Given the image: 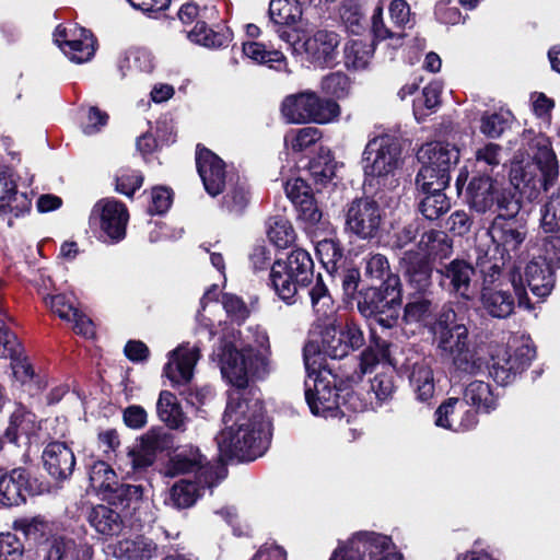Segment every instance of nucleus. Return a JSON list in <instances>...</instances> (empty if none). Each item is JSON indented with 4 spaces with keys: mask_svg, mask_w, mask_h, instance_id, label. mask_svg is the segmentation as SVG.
I'll return each mask as SVG.
<instances>
[{
    "mask_svg": "<svg viewBox=\"0 0 560 560\" xmlns=\"http://www.w3.org/2000/svg\"><path fill=\"white\" fill-rule=\"evenodd\" d=\"M242 332L224 327L213 345L210 358L220 369L222 378L232 388L223 421L233 424L221 430L215 442L219 455L225 459L253 462L262 456L271 441V423L266 418L264 401L257 397V386L250 385L268 375L266 358L241 340Z\"/></svg>",
    "mask_w": 560,
    "mask_h": 560,
    "instance_id": "obj_1",
    "label": "nucleus"
},
{
    "mask_svg": "<svg viewBox=\"0 0 560 560\" xmlns=\"http://www.w3.org/2000/svg\"><path fill=\"white\" fill-rule=\"evenodd\" d=\"M316 255L332 281L340 285L342 301L355 304L359 314L390 329L397 324L402 301V281L384 254L370 253L360 265L345 255L337 238L316 244Z\"/></svg>",
    "mask_w": 560,
    "mask_h": 560,
    "instance_id": "obj_2",
    "label": "nucleus"
},
{
    "mask_svg": "<svg viewBox=\"0 0 560 560\" xmlns=\"http://www.w3.org/2000/svg\"><path fill=\"white\" fill-rule=\"evenodd\" d=\"M422 163L416 175V186L424 195L418 210L424 219L433 221L451 209V200L444 190L451 182V171L459 161V150L445 141L423 144L418 152Z\"/></svg>",
    "mask_w": 560,
    "mask_h": 560,
    "instance_id": "obj_3",
    "label": "nucleus"
},
{
    "mask_svg": "<svg viewBox=\"0 0 560 560\" xmlns=\"http://www.w3.org/2000/svg\"><path fill=\"white\" fill-rule=\"evenodd\" d=\"M305 370L304 395L314 416L335 418L347 411L364 410V404L352 388V377H340L328 366Z\"/></svg>",
    "mask_w": 560,
    "mask_h": 560,
    "instance_id": "obj_4",
    "label": "nucleus"
},
{
    "mask_svg": "<svg viewBox=\"0 0 560 560\" xmlns=\"http://www.w3.org/2000/svg\"><path fill=\"white\" fill-rule=\"evenodd\" d=\"M365 345L363 330L354 320L345 325L335 323L318 325V331L303 347L305 369L328 366L327 358L339 360Z\"/></svg>",
    "mask_w": 560,
    "mask_h": 560,
    "instance_id": "obj_5",
    "label": "nucleus"
},
{
    "mask_svg": "<svg viewBox=\"0 0 560 560\" xmlns=\"http://www.w3.org/2000/svg\"><path fill=\"white\" fill-rule=\"evenodd\" d=\"M200 358L201 348L198 343L177 345V432L184 431L185 423L202 412L201 407L212 396V389L208 385L196 388L189 386Z\"/></svg>",
    "mask_w": 560,
    "mask_h": 560,
    "instance_id": "obj_6",
    "label": "nucleus"
},
{
    "mask_svg": "<svg viewBox=\"0 0 560 560\" xmlns=\"http://www.w3.org/2000/svg\"><path fill=\"white\" fill-rule=\"evenodd\" d=\"M314 279V261L301 247L292 249L285 259H275L269 271L268 285L287 305L298 302L299 289L307 288Z\"/></svg>",
    "mask_w": 560,
    "mask_h": 560,
    "instance_id": "obj_7",
    "label": "nucleus"
},
{
    "mask_svg": "<svg viewBox=\"0 0 560 560\" xmlns=\"http://www.w3.org/2000/svg\"><path fill=\"white\" fill-rule=\"evenodd\" d=\"M455 187L458 196H463L469 208L479 214L486 212L498 214L505 210V206L510 202L518 201L511 190L498 188L487 170L482 173L478 171L469 178V172L464 166L456 177Z\"/></svg>",
    "mask_w": 560,
    "mask_h": 560,
    "instance_id": "obj_8",
    "label": "nucleus"
},
{
    "mask_svg": "<svg viewBox=\"0 0 560 560\" xmlns=\"http://www.w3.org/2000/svg\"><path fill=\"white\" fill-rule=\"evenodd\" d=\"M521 208L520 200L510 202L505 206V210L495 214L487 230L494 246V253L503 262L520 255L528 235L527 222L520 214Z\"/></svg>",
    "mask_w": 560,
    "mask_h": 560,
    "instance_id": "obj_9",
    "label": "nucleus"
},
{
    "mask_svg": "<svg viewBox=\"0 0 560 560\" xmlns=\"http://www.w3.org/2000/svg\"><path fill=\"white\" fill-rule=\"evenodd\" d=\"M280 112L290 124H327L340 114V106L332 98H323L313 91L287 95Z\"/></svg>",
    "mask_w": 560,
    "mask_h": 560,
    "instance_id": "obj_10",
    "label": "nucleus"
},
{
    "mask_svg": "<svg viewBox=\"0 0 560 560\" xmlns=\"http://www.w3.org/2000/svg\"><path fill=\"white\" fill-rule=\"evenodd\" d=\"M329 560H404L389 536L375 532H358L339 544Z\"/></svg>",
    "mask_w": 560,
    "mask_h": 560,
    "instance_id": "obj_11",
    "label": "nucleus"
},
{
    "mask_svg": "<svg viewBox=\"0 0 560 560\" xmlns=\"http://www.w3.org/2000/svg\"><path fill=\"white\" fill-rule=\"evenodd\" d=\"M345 232L360 241L380 236L385 212L375 196L355 197L345 208Z\"/></svg>",
    "mask_w": 560,
    "mask_h": 560,
    "instance_id": "obj_12",
    "label": "nucleus"
},
{
    "mask_svg": "<svg viewBox=\"0 0 560 560\" xmlns=\"http://www.w3.org/2000/svg\"><path fill=\"white\" fill-rule=\"evenodd\" d=\"M372 42L368 43L363 39L348 40L342 50L343 66L349 71L365 70L375 52L378 43L386 39H401L404 35H397L386 26L383 18V2L377 1L371 16Z\"/></svg>",
    "mask_w": 560,
    "mask_h": 560,
    "instance_id": "obj_13",
    "label": "nucleus"
},
{
    "mask_svg": "<svg viewBox=\"0 0 560 560\" xmlns=\"http://www.w3.org/2000/svg\"><path fill=\"white\" fill-rule=\"evenodd\" d=\"M400 155L401 148L394 138L385 135L371 139L362 154L364 184L372 185L376 179L380 185L389 175H394L398 168Z\"/></svg>",
    "mask_w": 560,
    "mask_h": 560,
    "instance_id": "obj_14",
    "label": "nucleus"
},
{
    "mask_svg": "<svg viewBox=\"0 0 560 560\" xmlns=\"http://www.w3.org/2000/svg\"><path fill=\"white\" fill-rule=\"evenodd\" d=\"M340 42L337 32L319 28L307 36L300 32L298 40L288 45L294 52L305 54V59L314 67L332 68L338 63Z\"/></svg>",
    "mask_w": 560,
    "mask_h": 560,
    "instance_id": "obj_15",
    "label": "nucleus"
},
{
    "mask_svg": "<svg viewBox=\"0 0 560 560\" xmlns=\"http://www.w3.org/2000/svg\"><path fill=\"white\" fill-rule=\"evenodd\" d=\"M199 7L187 2L177 10V19L184 24L180 31L191 43L210 49L226 48L232 42L233 32L228 26L213 30L205 21H198Z\"/></svg>",
    "mask_w": 560,
    "mask_h": 560,
    "instance_id": "obj_16",
    "label": "nucleus"
},
{
    "mask_svg": "<svg viewBox=\"0 0 560 560\" xmlns=\"http://www.w3.org/2000/svg\"><path fill=\"white\" fill-rule=\"evenodd\" d=\"M476 267L468 259L456 257L436 270L439 287L458 300L470 302L477 293Z\"/></svg>",
    "mask_w": 560,
    "mask_h": 560,
    "instance_id": "obj_17",
    "label": "nucleus"
},
{
    "mask_svg": "<svg viewBox=\"0 0 560 560\" xmlns=\"http://www.w3.org/2000/svg\"><path fill=\"white\" fill-rule=\"evenodd\" d=\"M404 279L412 294L432 295L439 266L428 255L416 249L406 250L399 260Z\"/></svg>",
    "mask_w": 560,
    "mask_h": 560,
    "instance_id": "obj_18",
    "label": "nucleus"
},
{
    "mask_svg": "<svg viewBox=\"0 0 560 560\" xmlns=\"http://www.w3.org/2000/svg\"><path fill=\"white\" fill-rule=\"evenodd\" d=\"M89 221L91 225H98L108 242L115 244L126 237L129 213L122 202L104 198L93 206Z\"/></svg>",
    "mask_w": 560,
    "mask_h": 560,
    "instance_id": "obj_19",
    "label": "nucleus"
},
{
    "mask_svg": "<svg viewBox=\"0 0 560 560\" xmlns=\"http://www.w3.org/2000/svg\"><path fill=\"white\" fill-rule=\"evenodd\" d=\"M536 357V347L529 343H522L513 351H504L502 357L492 358L490 375L501 386L514 382L517 375L525 372Z\"/></svg>",
    "mask_w": 560,
    "mask_h": 560,
    "instance_id": "obj_20",
    "label": "nucleus"
},
{
    "mask_svg": "<svg viewBox=\"0 0 560 560\" xmlns=\"http://www.w3.org/2000/svg\"><path fill=\"white\" fill-rule=\"evenodd\" d=\"M196 167L208 195L217 197L224 192L226 187V163L201 143L196 147Z\"/></svg>",
    "mask_w": 560,
    "mask_h": 560,
    "instance_id": "obj_21",
    "label": "nucleus"
},
{
    "mask_svg": "<svg viewBox=\"0 0 560 560\" xmlns=\"http://www.w3.org/2000/svg\"><path fill=\"white\" fill-rule=\"evenodd\" d=\"M477 411L467 408L459 397L446 398L434 411V424L454 432H467L478 425Z\"/></svg>",
    "mask_w": 560,
    "mask_h": 560,
    "instance_id": "obj_22",
    "label": "nucleus"
},
{
    "mask_svg": "<svg viewBox=\"0 0 560 560\" xmlns=\"http://www.w3.org/2000/svg\"><path fill=\"white\" fill-rule=\"evenodd\" d=\"M303 8L298 0H270L269 21L280 39L289 44L298 40V23L302 19Z\"/></svg>",
    "mask_w": 560,
    "mask_h": 560,
    "instance_id": "obj_23",
    "label": "nucleus"
},
{
    "mask_svg": "<svg viewBox=\"0 0 560 560\" xmlns=\"http://www.w3.org/2000/svg\"><path fill=\"white\" fill-rule=\"evenodd\" d=\"M284 190L293 203L300 221L308 226H315L320 222L323 212L318 207L313 188L306 179L302 177L289 179L284 184Z\"/></svg>",
    "mask_w": 560,
    "mask_h": 560,
    "instance_id": "obj_24",
    "label": "nucleus"
},
{
    "mask_svg": "<svg viewBox=\"0 0 560 560\" xmlns=\"http://www.w3.org/2000/svg\"><path fill=\"white\" fill-rule=\"evenodd\" d=\"M54 40L73 62L89 61L94 55V38L92 33L85 28L58 26L54 34Z\"/></svg>",
    "mask_w": 560,
    "mask_h": 560,
    "instance_id": "obj_25",
    "label": "nucleus"
},
{
    "mask_svg": "<svg viewBox=\"0 0 560 560\" xmlns=\"http://www.w3.org/2000/svg\"><path fill=\"white\" fill-rule=\"evenodd\" d=\"M43 560H91L93 549L90 545L68 536H51L42 547Z\"/></svg>",
    "mask_w": 560,
    "mask_h": 560,
    "instance_id": "obj_26",
    "label": "nucleus"
},
{
    "mask_svg": "<svg viewBox=\"0 0 560 560\" xmlns=\"http://www.w3.org/2000/svg\"><path fill=\"white\" fill-rule=\"evenodd\" d=\"M556 266L548 258L534 256L525 267L526 284L532 293L540 300L546 299L552 291L556 282Z\"/></svg>",
    "mask_w": 560,
    "mask_h": 560,
    "instance_id": "obj_27",
    "label": "nucleus"
},
{
    "mask_svg": "<svg viewBox=\"0 0 560 560\" xmlns=\"http://www.w3.org/2000/svg\"><path fill=\"white\" fill-rule=\"evenodd\" d=\"M44 468L57 480L68 479L75 467L74 453L65 442L47 444L42 454Z\"/></svg>",
    "mask_w": 560,
    "mask_h": 560,
    "instance_id": "obj_28",
    "label": "nucleus"
},
{
    "mask_svg": "<svg viewBox=\"0 0 560 560\" xmlns=\"http://www.w3.org/2000/svg\"><path fill=\"white\" fill-rule=\"evenodd\" d=\"M31 199L26 192H19L12 173L0 170V212H11L20 217L30 211Z\"/></svg>",
    "mask_w": 560,
    "mask_h": 560,
    "instance_id": "obj_29",
    "label": "nucleus"
},
{
    "mask_svg": "<svg viewBox=\"0 0 560 560\" xmlns=\"http://www.w3.org/2000/svg\"><path fill=\"white\" fill-rule=\"evenodd\" d=\"M32 491L30 475L24 468H15L0 478V502L3 505H19Z\"/></svg>",
    "mask_w": 560,
    "mask_h": 560,
    "instance_id": "obj_30",
    "label": "nucleus"
},
{
    "mask_svg": "<svg viewBox=\"0 0 560 560\" xmlns=\"http://www.w3.org/2000/svg\"><path fill=\"white\" fill-rule=\"evenodd\" d=\"M417 250L422 255H428L431 261L441 266L453 254V240L444 231L424 230L418 242Z\"/></svg>",
    "mask_w": 560,
    "mask_h": 560,
    "instance_id": "obj_31",
    "label": "nucleus"
},
{
    "mask_svg": "<svg viewBox=\"0 0 560 560\" xmlns=\"http://www.w3.org/2000/svg\"><path fill=\"white\" fill-rule=\"evenodd\" d=\"M40 429V422L32 411L19 405L10 417L9 425L5 430V438L18 444L20 439H25L30 443L37 435Z\"/></svg>",
    "mask_w": 560,
    "mask_h": 560,
    "instance_id": "obj_32",
    "label": "nucleus"
},
{
    "mask_svg": "<svg viewBox=\"0 0 560 560\" xmlns=\"http://www.w3.org/2000/svg\"><path fill=\"white\" fill-rule=\"evenodd\" d=\"M184 474L213 477L214 469L198 446L184 444L177 445V476Z\"/></svg>",
    "mask_w": 560,
    "mask_h": 560,
    "instance_id": "obj_33",
    "label": "nucleus"
},
{
    "mask_svg": "<svg viewBox=\"0 0 560 560\" xmlns=\"http://www.w3.org/2000/svg\"><path fill=\"white\" fill-rule=\"evenodd\" d=\"M428 328L434 338L442 339L444 343L446 342L445 336L450 331H453L458 339H465L468 334V328L463 320L458 318V314L451 303H445L441 306Z\"/></svg>",
    "mask_w": 560,
    "mask_h": 560,
    "instance_id": "obj_34",
    "label": "nucleus"
},
{
    "mask_svg": "<svg viewBox=\"0 0 560 560\" xmlns=\"http://www.w3.org/2000/svg\"><path fill=\"white\" fill-rule=\"evenodd\" d=\"M446 342H442V339L434 338L438 343V349L443 353L452 357L453 363L457 370L463 372H471L475 368L472 360V353L469 350V334L465 339H458L453 331L446 334Z\"/></svg>",
    "mask_w": 560,
    "mask_h": 560,
    "instance_id": "obj_35",
    "label": "nucleus"
},
{
    "mask_svg": "<svg viewBox=\"0 0 560 560\" xmlns=\"http://www.w3.org/2000/svg\"><path fill=\"white\" fill-rule=\"evenodd\" d=\"M480 302L485 311L494 318H506L515 307V300L509 290L481 288Z\"/></svg>",
    "mask_w": 560,
    "mask_h": 560,
    "instance_id": "obj_36",
    "label": "nucleus"
},
{
    "mask_svg": "<svg viewBox=\"0 0 560 560\" xmlns=\"http://www.w3.org/2000/svg\"><path fill=\"white\" fill-rule=\"evenodd\" d=\"M242 50L244 56L258 65L267 66L278 72H289L287 57L279 49H269L259 42H245L243 43Z\"/></svg>",
    "mask_w": 560,
    "mask_h": 560,
    "instance_id": "obj_37",
    "label": "nucleus"
},
{
    "mask_svg": "<svg viewBox=\"0 0 560 560\" xmlns=\"http://www.w3.org/2000/svg\"><path fill=\"white\" fill-rule=\"evenodd\" d=\"M462 401H465L466 407H472L477 415L481 412L489 413L497 408V399L493 396L491 386L482 381H474L469 383L464 392Z\"/></svg>",
    "mask_w": 560,
    "mask_h": 560,
    "instance_id": "obj_38",
    "label": "nucleus"
},
{
    "mask_svg": "<svg viewBox=\"0 0 560 560\" xmlns=\"http://www.w3.org/2000/svg\"><path fill=\"white\" fill-rule=\"evenodd\" d=\"M267 237L277 248L285 249L296 241V232L291 221L282 215H270L266 221Z\"/></svg>",
    "mask_w": 560,
    "mask_h": 560,
    "instance_id": "obj_39",
    "label": "nucleus"
},
{
    "mask_svg": "<svg viewBox=\"0 0 560 560\" xmlns=\"http://www.w3.org/2000/svg\"><path fill=\"white\" fill-rule=\"evenodd\" d=\"M429 296L430 295L412 294V292H409V300L405 305L401 304L398 319L401 318L407 325L427 322L432 314L433 306V302ZM398 324L399 320H397L394 327H397Z\"/></svg>",
    "mask_w": 560,
    "mask_h": 560,
    "instance_id": "obj_40",
    "label": "nucleus"
},
{
    "mask_svg": "<svg viewBox=\"0 0 560 560\" xmlns=\"http://www.w3.org/2000/svg\"><path fill=\"white\" fill-rule=\"evenodd\" d=\"M89 522L95 530L104 536L118 535L124 526L118 512L107 505H96L89 515Z\"/></svg>",
    "mask_w": 560,
    "mask_h": 560,
    "instance_id": "obj_41",
    "label": "nucleus"
},
{
    "mask_svg": "<svg viewBox=\"0 0 560 560\" xmlns=\"http://www.w3.org/2000/svg\"><path fill=\"white\" fill-rule=\"evenodd\" d=\"M213 486V477L194 476L192 480H177V509L192 506L202 495L206 488Z\"/></svg>",
    "mask_w": 560,
    "mask_h": 560,
    "instance_id": "obj_42",
    "label": "nucleus"
},
{
    "mask_svg": "<svg viewBox=\"0 0 560 560\" xmlns=\"http://www.w3.org/2000/svg\"><path fill=\"white\" fill-rule=\"evenodd\" d=\"M337 165L332 152L320 148L318 153L310 159L307 170L316 184L325 185L336 176Z\"/></svg>",
    "mask_w": 560,
    "mask_h": 560,
    "instance_id": "obj_43",
    "label": "nucleus"
},
{
    "mask_svg": "<svg viewBox=\"0 0 560 560\" xmlns=\"http://www.w3.org/2000/svg\"><path fill=\"white\" fill-rule=\"evenodd\" d=\"M250 202V191L240 179L229 186L221 200V209L234 217H242Z\"/></svg>",
    "mask_w": 560,
    "mask_h": 560,
    "instance_id": "obj_44",
    "label": "nucleus"
},
{
    "mask_svg": "<svg viewBox=\"0 0 560 560\" xmlns=\"http://www.w3.org/2000/svg\"><path fill=\"white\" fill-rule=\"evenodd\" d=\"M89 480L91 488L108 498L115 486H117V476L114 469L103 460L94 462L89 468Z\"/></svg>",
    "mask_w": 560,
    "mask_h": 560,
    "instance_id": "obj_45",
    "label": "nucleus"
},
{
    "mask_svg": "<svg viewBox=\"0 0 560 560\" xmlns=\"http://www.w3.org/2000/svg\"><path fill=\"white\" fill-rule=\"evenodd\" d=\"M409 382L420 401H428L433 397L435 390L434 376L428 364H413Z\"/></svg>",
    "mask_w": 560,
    "mask_h": 560,
    "instance_id": "obj_46",
    "label": "nucleus"
},
{
    "mask_svg": "<svg viewBox=\"0 0 560 560\" xmlns=\"http://www.w3.org/2000/svg\"><path fill=\"white\" fill-rule=\"evenodd\" d=\"M340 19L347 31L353 35H361L368 27L363 7L357 0H343L340 7Z\"/></svg>",
    "mask_w": 560,
    "mask_h": 560,
    "instance_id": "obj_47",
    "label": "nucleus"
},
{
    "mask_svg": "<svg viewBox=\"0 0 560 560\" xmlns=\"http://www.w3.org/2000/svg\"><path fill=\"white\" fill-rule=\"evenodd\" d=\"M150 447L141 436L140 443L128 451L122 463L128 476L142 472L153 464L155 455Z\"/></svg>",
    "mask_w": 560,
    "mask_h": 560,
    "instance_id": "obj_48",
    "label": "nucleus"
},
{
    "mask_svg": "<svg viewBox=\"0 0 560 560\" xmlns=\"http://www.w3.org/2000/svg\"><path fill=\"white\" fill-rule=\"evenodd\" d=\"M308 295L318 318H328L329 315L334 314V300L320 273L317 275Z\"/></svg>",
    "mask_w": 560,
    "mask_h": 560,
    "instance_id": "obj_49",
    "label": "nucleus"
},
{
    "mask_svg": "<svg viewBox=\"0 0 560 560\" xmlns=\"http://www.w3.org/2000/svg\"><path fill=\"white\" fill-rule=\"evenodd\" d=\"M375 345L365 347L359 355V369L361 373H370L383 360L390 357L389 343L376 337Z\"/></svg>",
    "mask_w": 560,
    "mask_h": 560,
    "instance_id": "obj_50",
    "label": "nucleus"
},
{
    "mask_svg": "<svg viewBox=\"0 0 560 560\" xmlns=\"http://www.w3.org/2000/svg\"><path fill=\"white\" fill-rule=\"evenodd\" d=\"M220 302L226 318L237 326H242L250 316V310L242 296L231 293H221Z\"/></svg>",
    "mask_w": 560,
    "mask_h": 560,
    "instance_id": "obj_51",
    "label": "nucleus"
},
{
    "mask_svg": "<svg viewBox=\"0 0 560 560\" xmlns=\"http://www.w3.org/2000/svg\"><path fill=\"white\" fill-rule=\"evenodd\" d=\"M442 90V83L436 80L423 88L422 95L413 101V113L418 120H420L419 116L429 115V113L421 112L422 109L434 112L441 105Z\"/></svg>",
    "mask_w": 560,
    "mask_h": 560,
    "instance_id": "obj_52",
    "label": "nucleus"
},
{
    "mask_svg": "<svg viewBox=\"0 0 560 560\" xmlns=\"http://www.w3.org/2000/svg\"><path fill=\"white\" fill-rule=\"evenodd\" d=\"M156 545L145 537L126 539L119 542V551L129 560H150L156 553Z\"/></svg>",
    "mask_w": 560,
    "mask_h": 560,
    "instance_id": "obj_53",
    "label": "nucleus"
},
{
    "mask_svg": "<svg viewBox=\"0 0 560 560\" xmlns=\"http://www.w3.org/2000/svg\"><path fill=\"white\" fill-rule=\"evenodd\" d=\"M425 230L424 222L420 218H415L397 228L390 235V246L393 249H402L413 243L416 238Z\"/></svg>",
    "mask_w": 560,
    "mask_h": 560,
    "instance_id": "obj_54",
    "label": "nucleus"
},
{
    "mask_svg": "<svg viewBox=\"0 0 560 560\" xmlns=\"http://www.w3.org/2000/svg\"><path fill=\"white\" fill-rule=\"evenodd\" d=\"M352 86L351 79L342 71H335L323 77L322 91L332 98L342 100L349 96Z\"/></svg>",
    "mask_w": 560,
    "mask_h": 560,
    "instance_id": "obj_55",
    "label": "nucleus"
},
{
    "mask_svg": "<svg viewBox=\"0 0 560 560\" xmlns=\"http://www.w3.org/2000/svg\"><path fill=\"white\" fill-rule=\"evenodd\" d=\"M396 377L397 374L395 371H387L377 373L371 380V390L375 394V398L378 405L393 399V396L397 389Z\"/></svg>",
    "mask_w": 560,
    "mask_h": 560,
    "instance_id": "obj_56",
    "label": "nucleus"
},
{
    "mask_svg": "<svg viewBox=\"0 0 560 560\" xmlns=\"http://www.w3.org/2000/svg\"><path fill=\"white\" fill-rule=\"evenodd\" d=\"M537 164L541 172V186L545 191L555 184L559 175V166L555 152L551 149L544 148L539 150Z\"/></svg>",
    "mask_w": 560,
    "mask_h": 560,
    "instance_id": "obj_57",
    "label": "nucleus"
},
{
    "mask_svg": "<svg viewBox=\"0 0 560 560\" xmlns=\"http://www.w3.org/2000/svg\"><path fill=\"white\" fill-rule=\"evenodd\" d=\"M388 13L393 25L401 31L411 28L415 25V14L411 12L410 5L406 0H392L388 4ZM400 35V33H396Z\"/></svg>",
    "mask_w": 560,
    "mask_h": 560,
    "instance_id": "obj_58",
    "label": "nucleus"
},
{
    "mask_svg": "<svg viewBox=\"0 0 560 560\" xmlns=\"http://www.w3.org/2000/svg\"><path fill=\"white\" fill-rule=\"evenodd\" d=\"M322 138V132L315 127H304L295 133L287 135L284 143L291 148L293 152H302L311 145L315 144Z\"/></svg>",
    "mask_w": 560,
    "mask_h": 560,
    "instance_id": "obj_59",
    "label": "nucleus"
},
{
    "mask_svg": "<svg viewBox=\"0 0 560 560\" xmlns=\"http://www.w3.org/2000/svg\"><path fill=\"white\" fill-rule=\"evenodd\" d=\"M175 425H167V428L159 427L152 428L143 436L147 445L151 446L154 455L159 452L171 450L174 442L172 430Z\"/></svg>",
    "mask_w": 560,
    "mask_h": 560,
    "instance_id": "obj_60",
    "label": "nucleus"
},
{
    "mask_svg": "<svg viewBox=\"0 0 560 560\" xmlns=\"http://www.w3.org/2000/svg\"><path fill=\"white\" fill-rule=\"evenodd\" d=\"M143 495V488L140 485H119L113 489L107 500L113 504L129 506L132 502H138Z\"/></svg>",
    "mask_w": 560,
    "mask_h": 560,
    "instance_id": "obj_61",
    "label": "nucleus"
},
{
    "mask_svg": "<svg viewBox=\"0 0 560 560\" xmlns=\"http://www.w3.org/2000/svg\"><path fill=\"white\" fill-rule=\"evenodd\" d=\"M500 261V264L497 260L494 262L483 261L481 257H478L475 267L476 270L479 269L482 273L481 288H499L502 285L501 283L497 284L502 275L503 266L505 265L503 260Z\"/></svg>",
    "mask_w": 560,
    "mask_h": 560,
    "instance_id": "obj_62",
    "label": "nucleus"
},
{
    "mask_svg": "<svg viewBox=\"0 0 560 560\" xmlns=\"http://www.w3.org/2000/svg\"><path fill=\"white\" fill-rule=\"evenodd\" d=\"M506 127L508 120L498 113L485 114L480 119V132L487 138H500Z\"/></svg>",
    "mask_w": 560,
    "mask_h": 560,
    "instance_id": "obj_63",
    "label": "nucleus"
},
{
    "mask_svg": "<svg viewBox=\"0 0 560 560\" xmlns=\"http://www.w3.org/2000/svg\"><path fill=\"white\" fill-rule=\"evenodd\" d=\"M24 547L11 533L0 534V560H22Z\"/></svg>",
    "mask_w": 560,
    "mask_h": 560,
    "instance_id": "obj_64",
    "label": "nucleus"
}]
</instances>
